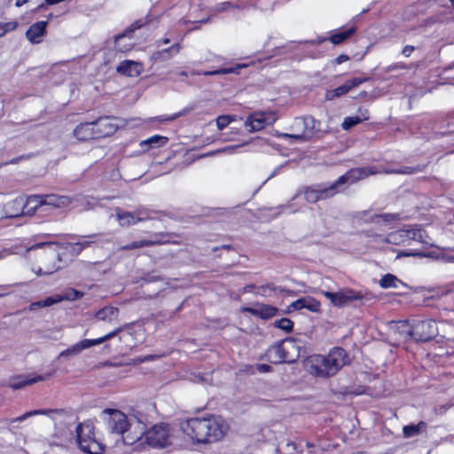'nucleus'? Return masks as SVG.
<instances>
[{
	"instance_id": "393cba45",
	"label": "nucleus",
	"mask_w": 454,
	"mask_h": 454,
	"mask_svg": "<svg viewBox=\"0 0 454 454\" xmlns=\"http://www.w3.org/2000/svg\"><path fill=\"white\" fill-rule=\"evenodd\" d=\"M168 141V138L160 135H153L139 143L140 147L144 152L150 149L159 148L164 146Z\"/></svg>"
},
{
	"instance_id": "7c9ffc66",
	"label": "nucleus",
	"mask_w": 454,
	"mask_h": 454,
	"mask_svg": "<svg viewBox=\"0 0 454 454\" xmlns=\"http://www.w3.org/2000/svg\"><path fill=\"white\" fill-rule=\"evenodd\" d=\"M427 425L425 422H419L418 425H408L403 427V432L405 437H412L425 430Z\"/></svg>"
},
{
	"instance_id": "3c124183",
	"label": "nucleus",
	"mask_w": 454,
	"mask_h": 454,
	"mask_svg": "<svg viewBox=\"0 0 454 454\" xmlns=\"http://www.w3.org/2000/svg\"><path fill=\"white\" fill-rule=\"evenodd\" d=\"M240 146H241L240 145L228 146V147H225L223 151L225 153H233Z\"/></svg>"
},
{
	"instance_id": "6e6552de",
	"label": "nucleus",
	"mask_w": 454,
	"mask_h": 454,
	"mask_svg": "<svg viewBox=\"0 0 454 454\" xmlns=\"http://www.w3.org/2000/svg\"><path fill=\"white\" fill-rule=\"evenodd\" d=\"M300 345L289 339L269 348L266 357L273 364L293 363L300 356Z\"/></svg>"
},
{
	"instance_id": "f704fd0d",
	"label": "nucleus",
	"mask_w": 454,
	"mask_h": 454,
	"mask_svg": "<svg viewBox=\"0 0 454 454\" xmlns=\"http://www.w3.org/2000/svg\"><path fill=\"white\" fill-rule=\"evenodd\" d=\"M83 296V293L75 289H67L64 294H60L62 301H75Z\"/></svg>"
},
{
	"instance_id": "5fc2aeb1",
	"label": "nucleus",
	"mask_w": 454,
	"mask_h": 454,
	"mask_svg": "<svg viewBox=\"0 0 454 454\" xmlns=\"http://www.w3.org/2000/svg\"><path fill=\"white\" fill-rule=\"evenodd\" d=\"M26 3H27V0H16L15 5L17 7H20L23 4H25Z\"/></svg>"
},
{
	"instance_id": "72a5a7b5",
	"label": "nucleus",
	"mask_w": 454,
	"mask_h": 454,
	"mask_svg": "<svg viewBox=\"0 0 454 454\" xmlns=\"http://www.w3.org/2000/svg\"><path fill=\"white\" fill-rule=\"evenodd\" d=\"M246 67H247V65L242 64V65H238L235 67L222 68V69H218V70H215V71L204 72V73H202V74H204V75H215V74H232V73H237L239 69Z\"/></svg>"
},
{
	"instance_id": "79ce46f5",
	"label": "nucleus",
	"mask_w": 454,
	"mask_h": 454,
	"mask_svg": "<svg viewBox=\"0 0 454 454\" xmlns=\"http://www.w3.org/2000/svg\"><path fill=\"white\" fill-rule=\"evenodd\" d=\"M94 236H89L83 238V239L78 243L75 244V247H78V249L81 250L82 248L88 247L90 244L94 242Z\"/></svg>"
},
{
	"instance_id": "bb28decb",
	"label": "nucleus",
	"mask_w": 454,
	"mask_h": 454,
	"mask_svg": "<svg viewBox=\"0 0 454 454\" xmlns=\"http://www.w3.org/2000/svg\"><path fill=\"white\" fill-rule=\"evenodd\" d=\"M46 380V377L43 376H22L13 380L11 383V386L14 389L21 388L27 385H31L35 382L43 381Z\"/></svg>"
},
{
	"instance_id": "5701e85b",
	"label": "nucleus",
	"mask_w": 454,
	"mask_h": 454,
	"mask_svg": "<svg viewBox=\"0 0 454 454\" xmlns=\"http://www.w3.org/2000/svg\"><path fill=\"white\" fill-rule=\"evenodd\" d=\"M369 112L367 109L364 108H359L357 111V114L355 116H348L345 117L342 123L341 128L344 130H348L352 127L369 120Z\"/></svg>"
},
{
	"instance_id": "1a4fd4ad",
	"label": "nucleus",
	"mask_w": 454,
	"mask_h": 454,
	"mask_svg": "<svg viewBox=\"0 0 454 454\" xmlns=\"http://www.w3.org/2000/svg\"><path fill=\"white\" fill-rule=\"evenodd\" d=\"M292 133H281L282 138H290L295 141H305L313 137L316 130V121L312 117L295 118L291 126Z\"/></svg>"
},
{
	"instance_id": "cd10ccee",
	"label": "nucleus",
	"mask_w": 454,
	"mask_h": 454,
	"mask_svg": "<svg viewBox=\"0 0 454 454\" xmlns=\"http://www.w3.org/2000/svg\"><path fill=\"white\" fill-rule=\"evenodd\" d=\"M392 329L396 331L404 339H413V325L411 326L408 321L393 323Z\"/></svg>"
},
{
	"instance_id": "4468645a",
	"label": "nucleus",
	"mask_w": 454,
	"mask_h": 454,
	"mask_svg": "<svg viewBox=\"0 0 454 454\" xmlns=\"http://www.w3.org/2000/svg\"><path fill=\"white\" fill-rule=\"evenodd\" d=\"M362 219L388 229L392 227L393 223L400 220V215L398 214L372 215L369 212H363Z\"/></svg>"
},
{
	"instance_id": "6ab92c4d",
	"label": "nucleus",
	"mask_w": 454,
	"mask_h": 454,
	"mask_svg": "<svg viewBox=\"0 0 454 454\" xmlns=\"http://www.w3.org/2000/svg\"><path fill=\"white\" fill-rule=\"evenodd\" d=\"M116 217L121 226H130L137 222L144 221L148 218V214L145 211H137L130 213L127 211L116 210Z\"/></svg>"
},
{
	"instance_id": "aec40b11",
	"label": "nucleus",
	"mask_w": 454,
	"mask_h": 454,
	"mask_svg": "<svg viewBox=\"0 0 454 454\" xmlns=\"http://www.w3.org/2000/svg\"><path fill=\"white\" fill-rule=\"evenodd\" d=\"M117 71L129 77H137L143 73L144 66L140 62L124 60L119 64Z\"/></svg>"
},
{
	"instance_id": "2f4dec72",
	"label": "nucleus",
	"mask_w": 454,
	"mask_h": 454,
	"mask_svg": "<svg viewBox=\"0 0 454 454\" xmlns=\"http://www.w3.org/2000/svg\"><path fill=\"white\" fill-rule=\"evenodd\" d=\"M60 301H62V298L60 297V294H55L53 296L44 299L43 301L33 302L30 305V309H35V308H39V307H50L53 304L59 303Z\"/></svg>"
},
{
	"instance_id": "f03ea898",
	"label": "nucleus",
	"mask_w": 454,
	"mask_h": 454,
	"mask_svg": "<svg viewBox=\"0 0 454 454\" xmlns=\"http://www.w3.org/2000/svg\"><path fill=\"white\" fill-rule=\"evenodd\" d=\"M349 363V357L341 348H334L326 356L315 354L304 361L305 369L316 377L327 378L335 375Z\"/></svg>"
},
{
	"instance_id": "39448f33",
	"label": "nucleus",
	"mask_w": 454,
	"mask_h": 454,
	"mask_svg": "<svg viewBox=\"0 0 454 454\" xmlns=\"http://www.w3.org/2000/svg\"><path fill=\"white\" fill-rule=\"evenodd\" d=\"M108 427L111 433L121 434L124 444L138 449L142 444L143 425L139 422L130 424L127 416L120 411H111Z\"/></svg>"
},
{
	"instance_id": "052dcab7",
	"label": "nucleus",
	"mask_w": 454,
	"mask_h": 454,
	"mask_svg": "<svg viewBox=\"0 0 454 454\" xmlns=\"http://www.w3.org/2000/svg\"><path fill=\"white\" fill-rule=\"evenodd\" d=\"M180 74H181V75H186V73L182 72Z\"/></svg>"
},
{
	"instance_id": "13d9d810",
	"label": "nucleus",
	"mask_w": 454,
	"mask_h": 454,
	"mask_svg": "<svg viewBox=\"0 0 454 454\" xmlns=\"http://www.w3.org/2000/svg\"><path fill=\"white\" fill-rule=\"evenodd\" d=\"M449 261H450V262H454V257H450V258H449Z\"/></svg>"
},
{
	"instance_id": "4d7b16f0",
	"label": "nucleus",
	"mask_w": 454,
	"mask_h": 454,
	"mask_svg": "<svg viewBox=\"0 0 454 454\" xmlns=\"http://www.w3.org/2000/svg\"><path fill=\"white\" fill-rule=\"evenodd\" d=\"M163 43H169V40H168V39H165V40L163 41Z\"/></svg>"
},
{
	"instance_id": "a878e982",
	"label": "nucleus",
	"mask_w": 454,
	"mask_h": 454,
	"mask_svg": "<svg viewBox=\"0 0 454 454\" xmlns=\"http://www.w3.org/2000/svg\"><path fill=\"white\" fill-rule=\"evenodd\" d=\"M134 45V41L131 36V31H126L115 37L114 47L118 51H129Z\"/></svg>"
},
{
	"instance_id": "4be33fe9",
	"label": "nucleus",
	"mask_w": 454,
	"mask_h": 454,
	"mask_svg": "<svg viewBox=\"0 0 454 454\" xmlns=\"http://www.w3.org/2000/svg\"><path fill=\"white\" fill-rule=\"evenodd\" d=\"M46 26L47 22L43 20L33 24L26 32L27 39L32 43H41L45 35Z\"/></svg>"
},
{
	"instance_id": "412c9836",
	"label": "nucleus",
	"mask_w": 454,
	"mask_h": 454,
	"mask_svg": "<svg viewBox=\"0 0 454 454\" xmlns=\"http://www.w3.org/2000/svg\"><path fill=\"white\" fill-rule=\"evenodd\" d=\"M93 341L91 339H83L75 344L68 347L67 348L62 350L59 356V357H71L78 356L80 353H82L83 350L88 349L91 347H93Z\"/></svg>"
},
{
	"instance_id": "ddd939ff",
	"label": "nucleus",
	"mask_w": 454,
	"mask_h": 454,
	"mask_svg": "<svg viewBox=\"0 0 454 454\" xmlns=\"http://www.w3.org/2000/svg\"><path fill=\"white\" fill-rule=\"evenodd\" d=\"M325 298L330 300L333 305L336 307H342L347 305L348 302L358 301L363 298V295L351 289H343L336 293L333 292H323Z\"/></svg>"
},
{
	"instance_id": "864d4df0",
	"label": "nucleus",
	"mask_w": 454,
	"mask_h": 454,
	"mask_svg": "<svg viewBox=\"0 0 454 454\" xmlns=\"http://www.w3.org/2000/svg\"><path fill=\"white\" fill-rule=\"evenodd\" d=\"M55 270H57V268H54V269H51V270H46L44 271H42L41 270H39V272H37V274H51L52 272H54Z\"/></svg>"
},
{
	"instance_id": "b1692460",
	"label": "nucleus",
	"mask_w": 454,
	"mask_h": 454,
	"mask_svg": "<svg viewBox=\"0 0 454 454\" xmlns=\"http://www.w3.org/2000/svg\"><path fill=\"white\" fill-rule=\"evenodd\" d=\"M74 137L82 141L97 138L92 122L79 124L74 130Z\"/></svg>"
},
{
	"instance_id": "58836bf2",
	"label": "nucleus",
	"mask_w": 454,
	"mask_h": 454,
	"mask_svg": "<svg viewBox=\"0 0 454 454\" xmlns=\"http://www.w3.org/2000/svg\"><path fill=\"white\" fill-rule=\"evenodd\" d=\"M17 26L16 21L0 22V37L4 36L8 32L15 30Z\"/></svg>"
},
{
	"instance_id": "0eeeda50",
	"label": "nucleus",
	"mask_w": 454,
	"mask_h": 454,
	"mask_svg": "<svg viewBox=\"0 0 454 454\" xmlns=\"http://www.w3.org/2000/svg\"><path fill=\"white\" fill-rule=\"evenodd\" d=\"M76 441L80 450L86 454H102L105 450V446L96 438L95 427L90 422L77 426Z\"/></svg>"
},
{
	"instance_id": "c03bdc74",
	"label": "nucleus",
	"mask_w": 454,
	"mask_h": 454,
	"mask_svg": "<svg viewBox=\"0 0 454 454\" xmlns=\"http://www.w3.org/2000/svg\"><path fill=\"white\" fill-rule=\"evenodd\" d=\"M36 414H44V411H34L27 412V413L21 415L20 417L17 418L16 421H22L25 419L28 418L29 416L36 415Z\"/></svg>"
},
{
	"instance_id": "a211bd4d",
	"label": "nucleus",
	"mask_w": 454,
	"mask_h": 454,
	"mask_svg": "<svg viewBox=\"0 0 454 454\" xmlns=\"http://www.w3.org/2000/svg\"><path fill=\"white\" fill-rule=\"evenodd\" d=\"M365 81H366V79H362V78H353L351 80H348L342 85H340L333 90H327L325 92V98L327 100H333L336 98H339V97L348 93L352 89L359 86Z\"/></svg>"
},
{
	"instance_id": "c756f323",
	"label": "nucleus",
	"mask_w": 454,
	"mask_h": 454,
	"mask_svg": "<svg viewBox=\"0 0 454 454\" xmlns=\"http://www.w3.org/2000/svg\"><path fill=\"white\" fill-rule=\"evenodd\" d=\"M118 310L114 307H106L96 313V318L101 321H111L117 317Z\"/></svg>"
},
{
	"instance_id": "f8f14e48",
	"label": "nucleus",
	"mask_w": 454,
	"mask_h": 454,
	"mask_svg": "<svg viewBox=\"0 0 454 454\" xmlns=\"http://www.w3.org/2000/svg\"><path fill=\"white\" fill-rule=\"evenodd\" d=\"M438 328L435 321L428 319L419 321L413 325V339L418 341H427L436 336Z\"/></svg>"
},
{
	"instance_id": "a19ab883",
	"label": "nucleus",
	"mask_w": 454,
	"mask_h": 454,
	"mask_svg": "<svg viewBox=\"0 0 454 454\" xmlns=\"http://www.w3.org/2000/svg\"><path fill=\"white\" fill-rule=\"evenodd\" d=\"M56 246H57V244L55 242H51V241L40 242V243H36V244L30 246L28 249L34 250V249L42 248V247H49L53 252H56V249H55ZM55 254L56 253H54V254Z\"/></svg>"
},
{
	"instance_id": "9b49d317",
	"label": "nucleus",
	"mask_w": 454,
	"mask_h": 454,
	"mask_svg": "<svg viewBox=\"0 0 454 454\" xmlns=\"http://www.w3.org/2000/svg\"><path fill=\"white\" fill-rule=\"evenodd\" d=\"M277 120L278 114L274 111L254 112L247 118L245 126L249 132H254L274 123Z\"/></svg>"
},
{
	"instance_id": "20e7f679",
	"label": "nucleus",
	"mask_w": 454,
	"mask_h": 454,
	"mask_svg": "<svg viewBox=\"0 0 454 454\" xmlns=\"http://www.w3.org/2000/svg\"><path fill=\"white\" fill-rule=\"evenodd\" d=\"M374 173L375 172L372 171V168H354L340 176L335 184H333L328 188L308 187L305 189L303 194H297L294 197V200H305L309 203H315L320 200H325L328 197L333 196L337 192L336 189L339 184L345 183L351 184Z\"/></svg>"
},
{
	"instance_id": "dca6fc26",
	"label": "nucleus",
	"mask_w": 454,
	"mask_h": 454,
	"mask_svg": "<svg viewBox=\"0 0 454 454\" xmlns=\"http://www.w3.org/2000/svg\"><path fill=\"white\" fill-rule=\"evenodd\" d=\"M95 129L96 137H103L113 135L118 129V125L114 119L103 117L92 122Z\"/></svg>"
},
{
	"instance_id": "c85d7f7f",
	"label": "nucleus",
	"mask_w": 454,
	"mask_h": 454,
	"mask_svg": "<svg viewBox=\"0 0 454 454\" xmlns=\"http://www.w3.org/2000/svg\"><path fill=\"white\" fill-rule=\"evenodd\" d=\"M356 32V27H350L349 28L343 30V31H338L335 32L331 37L330 41L333 44H340L343 43L348 38L351 37Z\"/></svg>"
},
{
	"instance_id": "49530a36",
	"label": "nucleus",
	"mask_w": 454,
	"mask_h": 454,
	"mask_svg": "<svg viewBox=\"0 0 454 454\" xmlns=\"http://www.w3.org/2000/svg\"><path fill=\"white\" fill-rule=\"evenodd\" d=\"M179 116H180V114H176L170 115V116H159V117H157V121H160V122L170 121H173V120H175L176 118H177Z\"/></svg>"
},
{
	"instance_id": "8fccbe9b",
	"label": "nucleus",
	"mask_w": 454,
	"mask_h": 454,
	"mask_svg": "<svg viewBox=\"0 0 454 454\" xmlns=\"http://www.w3.org/2000/svg\"><path fill=\"white\" fill-rule=\"evenodd\" d=\"M414 48L411 45H407L405 46L403 49V54L405 56V57H409L411 52L413 51Z\"/></svg>"
},
{
	"instance_id": "6e6d98bb",
	"label": "nucleus",
	"mask_w": 454,
	"mask_h": 454,
	"mask_svg": "<svg viewBox=\"0 0 454 454\" xmlns=\"http://www.w3.org/2000/svg\"><path fill=\"white\" fill-rule=\"evenodd\" d=\"M4 257V253L0 252V260L3 259Z\"/></svg>"
},
{
	"instance_id": "4c0bfd02",
	"label": "nucleus",
	"mask_w": 454,
	"mask_h": 454,
	"mask_svg": "<svg viewBox=\"0 0 454 454\" xmlns=\"http://www.w3.org/2000/svg\"><path fill=\"white\" fill-rule=\"evenodd\" d=\"M235 121V117L231 115H220L216 119V126L218 129L222 130L226 128L231 122Z\"/></svg>"
},
{
	"instance_id": "e433bc0d",
	"label": "nucleus",
	"mask_w": 454,
	"mask_h": 454,
	"mask_svg": "<svg viewBox=\"0 0 454 454\" xmlns=\"http://www.w3.org/2000/svg\"><path fill=\"white\" fill-rule=\"evenodd\" d=\"M121 332V327H118L116 329H114V331L108 333L107 334L102 336V337H99V338H97V339H91L92 341H93V344L94 346H97V345H99L106 340H109L110 339L115 337L119 333Z\"/></svg>"
},
{
	"instance_id": "a18cd8bd",
	"label": "nucleus",
	"mask_w": 454,
	"mask_h": 454,
	"mask_svg": "<svg viewBox=\"0 0 454 454\" xmlns=\"http://www.w3.org/2000/svg\"><path fill=\"white\" fill-rule=\"evenodd\" d=\"M401 256H419V257H423L425 256V254L423 253H419V252H400L397 254V258L401 257Z\"/></svg>"
},
{
	"instance_id": "9d476101",
	"label": "nucleus",
	"mask_w": 454,
	"mask_h": 454,
	"mask_svg": "<svg viewBox=\"0 0 454 454\" xmlns=\"http://www.w3.org/2000/svg\"><path fill=\"white\" fill-rule=\"evenodd\" d=\"M411 240L424 242V231L419 228L396 231L389 233L384 242L396 246H405L409 245Z\"/></svg>"
},
{
	"instance_id": "f257e3e1",
	"label": "nucleus",
	"mask_w": 454,
	"mask_h": 454,
	"mask_svg": "<svg viewBox=\"0 0 454 454\" xmlns=\"http://www.w3.org/2000/svg\"><path fill=\"white\" fill-rule=\"evenodd\" d=\"M229 430L227 422L220 417L190 418L179 424L182 440L191 444H205L217 442Z\"/></svg>"
},
{
	"instance_id": "c9c22d12",
	"label": "nucleus",
	"mask_w": 454,
	"mask_h": 454,
	"mask_svg": "<svg viewBox=\"0 0 454 454\" xmlns=\"http://www.w3.org/2000/svg\"><path fill=\"white\" fill-rule=\"evenodd\" d=\"M274 325L277 328H279L286 333H289L292 331L294 327V323L289 318H281L279 320H276L274 323Z\"/></svg>"
},
{
	"instance_id": "37998d69",
	"label": "nucleus",
	"mask_w": 454,
	"mask_h": 454,
	"mask_svg": "<svg viewBox=\"0 0 454 454\" xmlns=\"http://www.w3.org/2000/svg\"><path fill=\"white\" fill-rule=\"evenodd\" d=\"M253 146L255 149L265 151L264 147L267 146V143L262 138H257L252 142Z\"/></svg>"
},
{
	"instance_id": "423d86ee",
	"label": "nucleus",
	"mask_w": 454,
	"mask_h": 454,
	"mask_svg": "<svg viewBox=\"0 0 454 454\" xmlns=\"http://www.w3.org/2000/svg\"><path fill=\"white\" fill-rule=\"evenodd\" d=\"M140 442L142 444L135 450H141L145 444L154 449H165L180 444L176 430L166 423L155 424L146 431L143 429Z\"/></svg>"
},
{
	"instance_id": "09e8293b",
	"label": "nucleus",
	"mask_w": 454,
	"mask_h": 454,
	"mask_svg": "<svg viewBox=\"0 0 454 454\" xmlns=\"http://www.w3.org/2000/svg\"><path fill=\"white\" fill-rule=\"evenodd\" d=\"M149 243L147 241H140V242H133L130 245H128L125 248L128 249H133L137 247H143L145 245H148Z\"/></svg>"
},
{
	"instance_id": "473e14b6",
	"label": "nucleus",
	"mask_w": 454,
	"mask_h": 454,
	"mask_svg": "<svg viewBox=\"0 0 454 454\" xmlns=\"http://www.w3.org/2000/svg\"><path fill=\"white\" fill-rule=\"evenodd\" d=\"M401 283V280H399L395 276L392 274H386L380 280V286L382 288H396Z\"/></svg>"
},
{
	"instance_id": "603ef678",
	"label": "nucleus",
	"mask_w": 454,
	"mask_h": 454,
	"mask_svg": "<svg viewBox=\"0 0 454 454\" xmlns=\"http://www.w3.org/2000/svg\"><path fill=\"white\" fill-rule=\"evenodd\" d=\"M348 57L347 55H343V54H342V55H340V56H338V57L336 58L335 62H336L337 64H341V63L346 62V61H348Z\"/></svg>"
},
{
	"instance_id": "2eb2a0df",
	"label": "nucleus",
	"mask_w": 454,
	"mask_h": 454,
	"mask_svg": "<svg viewBox=\"0 0 454 454\" xmlns=\"http://www.w3.org/2000/svg\"><path fill=\"white\" fill-rule=\"evenodd\" d=\"M242 312H247L262 319H269L277 315L278 309L271 305L254 303L250 307H241Z\"/></svg>"
},
{
	"instance_id": "bf43d9fd",
	"label": "nucleus",
	"mask_w": 454,
	"mask_h": 454,
	"mask_svg": "<svg viewBox=\"0 0 454 454\" xmlns=\"http://www.w3.org/2000/svg\"><path fill=\"white\" fill-rule=\"evenodd\" d=\"M450 1L451 4H452V6L454 8V0H450Z\"/></svg>"
},
{
	"instance_id": "7ed1b4c3",
	"label": "nucleus",
	"mask_w": 454,
	"mask_h": 454,
	"mask_svg": "<svg viewBox=\"0 0 454 454\" xmlns=\"http://www.w3.org/2000/svg\"><path fill=\"white\" fill-rule=\"evenodd\" d=\"M69 198L66 196L49 195H33L26 200L20 197L15 199L9 206L17 207L16 212L11 214L12 216H17L23 213H32L35 211L45 212L51 208H61L68 207Z\"/></svg>"
},
{
	"instance_id": "f3484780",
	"label": "nucleus",
	"mask_w": 454,
	"mask_h": 454,
	"mask_svg": "<svg viewBox=\"0 0 454 454\" xmlns=\"http://www.w3.org/2000/svg\"><path fill=\"white\" fill-rule=\"evenodd\" d=\"M306 309L310 312L317 313L321 309V304L315 298L307 296L298 299L288 305L286 312L290 313L294 310H300Z\"/></svg>"
},
{
	"instance_id": "ea45409f",
	"label": "nucleus",
	"mask_w": 454,
	"mask_h": 454,
	"mask_svg": "<svg viewBox=\"0 0 454 454\" xmlns=\"http://www.w3.org/2000/svg\"><path fill=\"white\" fill-rule=\"evenodd\" d=\"M178 51H179V45L175 44V45L171 46L169 49L164 50L160 52H158L157 54L159 55V58H160L162 59H167L170 58L171 56L176 54Z\"/></svg>"
},
{
	"instance_id": "de8ad7c7",
	"label": "nucleus",
	"mask_w": 454,
	"mask_h": 454,
	"mask_svg": "<svg viewBox=\"0 0 454 454\" xmlns=\"http://www.w3.org/2000/svg\"><path fill=\"white\" fill-rule=\"evenodd\" d=\"M255 370L259 372H268L270 371V366L266 364H256Z\"/></svg>"
}]
</instances>
